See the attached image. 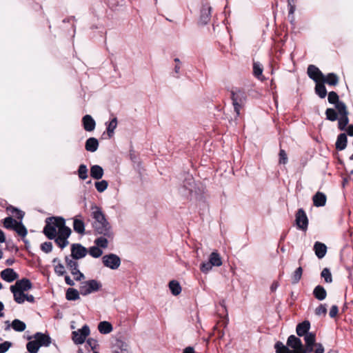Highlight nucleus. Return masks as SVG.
<instances>
[{
	"instance_id": "aec40b11",
	"label": "nucleus",
	"mask_w": 353,
	"mask_h": 353,
	"mask_svg": "<svg viewBox=\"0 0 353 353\" xmlns=\"http://www.w3.org/2000/svg\"><path fill=\"white\" fill-rule=\"evenodd\" d=\"M113 353H130L128 345L121 341L117 340L113 346Z\"/></svg>"
},
{
	"instance_id": "cd10ccee",
	"label": "nucleus",
	"mask_w": 353,
	"mask_h": 353,
	"mask_svg": "<svg viewBox=\"0 0 353 353\" xmlns=\"http://www.w3.org/2000/svg\"><path fill=\"white\" fill-rule=\"evenodd\" d=\"M313 295L319 301H323L327 296V292L322 285H319L314 288Z\"/></svg>"
},
{
	"instance_id": "6ab92c4d",
	"label": "nucleus",
	"mask_w": 353,
	"mask_h": 353,
	"mask_svg": "<svg viewBox=\"0 0 353 353\" xmlns=\"http://www.w3.org/2000/svg\"><path fill=\"white\" fill-rule=\"evenodd\" d=\"M82 124L83 128L87 132H92L94 130L96 122L90 114H85L82 118Z\"/></svg>"
},
{
	"instance_id": "bb28decb",
	"label": "nucleus",
	"mask_w": 353,
	"mask_h": 353,
	"mask_svg": "<svg viewBox=\"0 0 353 353\" xmlns=\"http://www.w3.org/2000/svg\"><path fill=\"white\" fill-rule=\"evenodd\" d=\"M347 138L345 133H341L338 135L337 139L335 143L336 148L338 150H343L347 147Z\"/></svg>"
},
{
	"instance_id": "a211bd4d",
	"label": "nucleus",
	"mask_w": 353,
	"mask_h": 353,
	"mask_svg": "<svg viewBox=\"0 0 353 353\" xmlns=\"http://www.w3.org/2000/svg\"><path fill=\"white\" fill-rule=\"evenodd\" d=\"M285 346H287L288 348H292V351H296L299 349H301L303 345L299 338L294 335H290L288 338L287 345Z\"/></svg>"
},
{
	"instance_id": "393cba45",
	"label": "nucleus",
	"mask_w": 353,
	"mask_h": 353,
	"mask_svg": "<svg viewBox=\"0 0 353 353\" xmlns=\"http://www.w3.org/2000/svg\"><path fill=\"white\" fill-rule=\"evenodd\" d=\"M321 82L327 83L329 85H336L339 83L338 76L333 72L327 74L326 76L323 74V77L321 79Z\"/></svg>"
},
{
	"instance_id": "f704fd0d",
	"label": "nucleus",
	"mask_w": 353,
	"mask_h": 353,
	"mask_svg": "<svg viewBox=\"0 0 353 353\" xmlns=\"http://www.w3.org/2000/svg\"><path fill=\"white\" fill-rule=\"evenodd\" d=\"M105 125H107L106 130L108 135L109 138H111L113 136L114 130L117 126V117H114L110 121L106 123Z\"/></svg>"
},
{
	"instance_id": "4be33fe9",
	"label": "nucleus",
	"mask_w": 353,
	"mask_h": 353,
	"mask_svg": "<svg viewBox=\"0 0 353 353\" xmlns=\"http://www.w3.org/2000/svg\"><path fill=\"white\" fill-rule=\"evenodd\" d=\"M79 217H81V215H77L74 218L73 220V229L74 230L80 234H85V223L83 220L79 219Z\"/></svg>"
},
{
	"instance_id": "6e6d98bb",
	"label": "nucleus",
	"mask_w": 353,
	"mask_h": 353,
	"mask_svg": "<svg viewBox=\"0 0 353 353\" xmlns=\"http://www.w3.org/2000/svg\"><path fill=\"white\" fill-rule=\"evenodd\" d=\"M213 265L210 263V261L208 262H203L201 264V267H200V269H201V271L203 273H208L210 270H212Z\"/></svg>"
},
{
	"instance_id": "e2e57ef3",
	"label": "nucleus",
	"mask_w": 353,
	"mask_h": 353,
	"mask_svg": "<svg viewBox=\"0 0 353 353\" xmlns=\"http://www.w3.org/2000/svg\"><path fill=\"white\" fill-rule=\"evenodd\" d=\"M338 307L336 305H332L330 308L329 315L331 318L335 317L338 314Z\"/></svg>"
},
{
	"instance_id": "dca6fc26",
	"label": "nucleus",
	"mask_w": 353,
	"mask_h": 353,
	"mask_svg": "<svg viewBox=\"0 0 353 353\" xmlns=\"http://www.w3.org/2000/svg\"><path fill=\"white\" fill-rule=\"evenodd\" d=\"M57 221L58 223L56 225H57L59 229L58 236L68 239L71 234V229L69 227L65 226V221L63 217L59 218Z\"/></svg>"
},
{
	"instance_id": "09e8293b",
	"label": "nucleus",
	"mask_w": 353,
	"mask_h": 353,
	"mask_svg": "<svg viewBox=\"0 0 353 353\" xmlns=\"http://www.w3.org/2000/svg\"><path fill=\"white\" fill-rule=\"evenodd\" d=\"M94 185H95L97 190L99 192H103L107 189V188L108 186V183L105 180H101L100 181L96 182Z\"/></svg>"
},
{
	"instance_id": "49530a36",
	"label": "nucleus",
	"mask_w": 353,
	"mask_h": 353,
	"mask_svg": "<svg viewBox=\"0 0 353 353\" xmlns=\"http://www.w3.org/2000/svg\"><path fill=\"white\" fill-rule=\"evenodd\" d=\"M88 252L94 258H99L103 254V251L101 250V248L97 245L90 247Z\"/></svg>"
},
{
	"instance_id": "bf43d9fd",
	"label": "nucleus",
	"mask_w": 353,
	"mask_h": 353,
	"mask_svg": "<svg viewBox=\"0 0 353 353\" xmlns=\"http://www.w3.org/2000/svg\"><path fill=\"white\" fill-rule=\"evenodd\" d=\"M54 272L59 276H63L65 273L63 265L59 263L57 265H55Z\"/></svg>"
},
{
	"instance_id": "a18cd8bd",
	"label": "nucleus",
	"mask_w": 353,
	"mask_h": 353,
	"mask_svg": "<svg viewBox=\"0 0 353 353\" xmlns=\"http://www.w3.org/2000/svg\"><path fill=\"white\" fill-rule=\"evenodd\" d=\"M302 273L303 269L301 267H299L298 268L296 269L292 276V283L293 284L299 283V281L301 279Z\"/></svg>"
},
{
	"instance_id": "37998d69",
	"label": "nucleus",
	"mask_w": 353,
	"mask_h": 353,
	"mask_svg": "<svg viewBox=\"0 0 353 353\" xmlns=\"http://www.w3.org/2000/svg\"><path fill=\"white\" fill-rule=\"evenodd\" d=\"M326 119L330 121H335L338 119L337 112L333 108H327L325 110Z\"/></svg>"
},
{
	"instance_id": "338daca9",
	"label": "nucleus",
	"mask_w": 353,
	"mask_h": 353,
	"mask_svg": "<svg viewBox=\"0 0 353 353\" xmlns=\"http://www.w3.org/2000/svg\"><path fill=\"white\" fill-rule=\"evenodd\" d=\"M13 211H15L17 212L16 216H17V219H23V217L24 216V213L22 211H21L17 208H13Z\"/></svg>"
},
{
	"instance_id": "c85d7f7f",
	"label": "nucleus",
	"mask_w": 353,
	"mask_h": 353,
	"mask_svg": "<svg viewBox=\"0 0 353 353\" xmlns=\"http://www.w3.org/2000/svg\"><path fill=\"white\" fill-rule=\"evenodd\" d=\"M103 175V169L98 165H92L90 168V176L94 179H101Z\"/></svg>"
},
{
	"instance_id": "8fccbe9b",
	"label": "nucleus",
	"mask_w": 353,
	"mask_h": 353,
	"mask_svg": "<svg viewBox=\"0 0 353 353\" xmlns=\"http://www.w3.org/2000/svg\"><path fill=\"white\" fill-rule=\"evenodd\" d=\"M304 340L307 346H313L315 343V334L309 332L304 336Z\"/></svg>"
},
{
	"instance_id": "c03bdc74",
	"label": "nucleus",
	"mask_w": 353,
	"mask_h": 353,
	"mask_svg": "<svg viewBox=\"0 0 353 353\" xmlns=\"http://www.w3.org/2000/svg\"><path fill=\"white\" fill-rule=\"evenodd\" d=\"M109 238L103 236L101 235V237H99L94 240V243L99 248H106L108 246V240Z\"/></svg>"
},
{
	"instance_id": "c756f323",
	"label": "nucleus",
	"mask_w": 353,
	"mask_h": 353,
	"mask_svg": "<svg viewBox=\"0 0 353 353\" xmlns=\"http://www.w3.org/2000/svg\"><path fill=\"white\" fill-rule=\"evenodd\" d=\"M98 330L100 333L107 334L112 331L113 327L110 323L108 321H101L98 325Z\"/></svg>"
},
{
	"instance_id": "2eb2a0df",
	"label": "nucleus",
	"mask_w": 353,
	"mask_h": 353,
	"mask_svg": "<svg viewBox=\"0 0 353 353\" xmlns=\"http://www.w3.org/2000/svg\"><path fill=\"white\" fill-rule=\"evenodd\" d=\"M32 288L31 281L26 278L18 280L14 285L10 286V290H18L19 291L25 292L30 290Z\"/></svg>"
},
{
	"instance_id": "4d7b16f0",
	"label": "nucleus",
	"mask_w": 353,
	"mask_h": 353,
	"mask_svg": "<svg viewBox=\"0 0 353 353\" xmlns=\"http://www.w3.org/2000/svg\"><path fill=\"white\" fill-rule=\"evenodd\" d=\"M327 313V308L325 305L321 304L319 307H317L315 310V314L317 316H325Z\"/></svg>"
},
{
	"instance_id": "6e6552de",
	"label": "nucleus",
	"mask_w": 353,
	"mask_h": 353,
	"mask_svg": "<svg viewBox=\"0 0 353 353\" xmlns=\"http://www.w3.org/2000/svg\"><path fill=\"white\" fill-rule=\"evenodd\" d=\"M90 333L89 326L84 325L81 329L72 332V339L76 345L83 344Z\"/></svg>"
},
{
	"instance_id": "e433bc0d",
	"label": "nucleus",
	"mask_w": 353,
	"mask_h": 353,
	"mask_svg": "<svg viewBox=\"0 0 353 353\" xmlns=\"http://www.w3.org/2000/svg\"><path fill=\"white\" fill-rule=\"evenodd\" d=\"M276 353H296L295 351L290 350L282 342L278 341L274 345Z\"/></svg>"
},
{
	"instance_id": "58836bf2",
	"label": "nucleus",
	"mask_w": 353,
	"mask_h": 353,
	"mask_svg": "<svg viewBox=\"0 0 353 353\" xmlns=\"http://www.w3.org/2000/svg\"><path fill=\"white\" fill-rule=\"evenodd\" d=\"M19 236L25 237L28 234V230L21 221H18L14 230Z\"/></svg>"
},
{
	"instance_id": "f257e3e1",
	"label": "nucleus",
	"mask_w": 353,
	"mask_h": 353,
	"mask_svg": "<svg viewBox=\"0 0 353 353\" xmlns=\"http://www.w3.org/2000/svg\"><path fill=\"white\" fill-rule=\"evenodd\" d=\"M92 217L94 219L92 227L95 234H100L110 239L114 238L112 225L105 218L101 208L97 205L92 207Z\"/></svg>"
},
{
	"instance_id": "5701e85b",
	"label": "nucleus",
	"mask_w": 353,
	"mask_h": 353,
	"mask_svg": "<svg viewBox=\"0 0 353 353\" xmlns=\"http://www.w3.org/2000/svg\"><path fill=\"white\" fill-rule=\"evenodd\" d=\"M314 250L316 256L319 259H322L325 256L327 252V246L321 242L316 241L314 245Z\"/></svg>"
},
{
	"instance_id": "0e129e2a",
	"label": "nucleus",
	"mask_w": 353,
	"mask_h": 353,
	"mask_svg": "<svg viewBox=\"0 0 353 353\" xmlns=\"http://www.w3.org/2000/svg\"><path fill=\"white\" fill-rule=\"evenodd\" d=\"M181 68V64H176L174 65V74L173 75V77H174L176 78H179V77Z\"/></svg>"
},
{
	"instance_id": "a878e982",
	"label": "nucleus",
	"mask_w": 353,
	"mask_h": 353,
	"mask_svg": "<svg viewBox=\"0 0 353 353\" xmlns=\"http://www.w3.org/2000/svg\"><path fill=\"white\" fill-rule=\"evenodd\" d=\"M99 147V141L94 137H90L85 141V148L87 151L94 152L97 150Z\"/></svg>"
},
{
	"instance_id": "20e7f679",
	"label": "nucleus",
	"mask_w": 353,
	"mask_h": 353,
	"mask_svg": "<svg viewBox=\"0 0 353 353\" xmlns=\"http://www.w3.org/2000/svg\"><path fill=\"white\" fill-rule=\"evenodd\" d=\"M101 287V283L95 279L83 281L80 283V294L83 296H87L99 291Z\"/></svg>"
},
{
	"instance_id": "f03ea898",
	"label": "nucleus",
	"mask_w": 353,
	"mask_h": 353,
	"mask_svg": "<svg viewBox=\"0 0 353 353\" xmlns=\"http://www.w3.org/2000/svg\"><path fill=\"white\" fill-rule=\"evenodd\" d=\"M230 98L236 117L240 116V110L245 104L246 94L245 92L239 88H234L230 92Z\"/></svg>"
},
{
	"instance_id": "0eeeda50",
	"label": "nucleus",
	"mask_w": 353,
	"mask_h": 353,
	"mask_svg": "<svg viewBox=\"0 0 353 353\" xmlns=\"http://www.w3.org/2000/svg\"><path fill=\"white\" fill-rule=\"evenodd\" d=\"M337 111L340 117L338 118V127L341 130H344L349 123L348 111L345 103H340L337 107Z\"/></svg>"
},
{
	"instance_id": "de8ad7c7",
	"label": "nucleus",
	"mask_w": 353,
	"mask_h": 353,
	"mask_svg": "<svg viewBox=\"0 0 353 353\" xmlns=\"http://www.w3.org/2000/svg\"><path fill=\"white\" fill-rule=\"evenodd\" d=\"M88 168L85 164H81L78 169V176L82 179L85 180L88 178Z\"/></svg>"
},
{
	"instance_id": "f3484780",
	"label": "nucleus",
	"mask_w": 353,
	"mask_h": 353,
	"mask_svg": "<svg viewBox=\"0 0 353 353\" xmlns=\"http://www.w3.org/2000/svg\"><path fill=\"white\" fill-rule=\"evenodd\" d=\"M1 277L6 282L12 283L18 279V274L12 268H6L0 273Z\"/></svg>"
},
{
	"instance_id": "1a4fd4ad",
	"label": "nucleus",
	"mask_w": 353,
	"mask_h": 353,
	"mask_svg": "<svg viewBox=\"0 0 353 353\" xmlns=\"http://www.w3.org/2000/svg\"><path fill=\"white\" fill-rule=\"evenodd\" d=\"M295 216V221L297 228L303 231H306L308 226V219L303 209H299Z\"/></svg>"
},
{
	"instance_id": "f8f14e48",
	"label": "nucleus",
	"mask_w": 353,
	"mask_h": 353,
	"mask_svg": "<svg viewBox=\"0 0 353 353\" xmlns=\"http://www.w3.org/2000/svg\"><path fill=\"white\" fill-rule=\"evenodd\" d=\"M29 339H34L38 343L39 347H48L52 343V339L49 334L42 332H36L32 336H30Z\"/></svg>"
},
{
	"instance_id": "7ed1b4c3",
	"label": "nucleus",
	"mask_w": 353,
	"mask_h": 353,
	"mask_svg": "<svg viewBox=\"0 0 353 353\" xmlns=\"http://www.w3.org/2000/svg\"><path fill=\"white\" fill-rule=\"evenodd\" d=\"M59 218H61V216H51L46 219V225L43 228V232L50 240L55 239L57 234V225H56L58 223L57 220Z\"/></svg>"
},
{
	"instance_id": "680f3d73",
	"label": "nucleus",
	"mask_w": 353,
	"mask_h": 353,
	"mask_svg": "<svg viewBox=\"0 0 353 353\" xmlns=\"http://www.w3.org/2000/svg\"><path fill=\"white\" fill-rule=\"evenodd\" d=\"M86 342L92 350L97 349L99 347L98 341L94 339L90 338Z\"/></svg>"
},
{
	"instance_id": "473e14b6",
	"label": "nucleus",
	"mask_w": 353,
	"mask_h": 353,
	"mask_svg": "<svg viewBox=\"0 0 353 353\" xmlns=\"http://www.w3.org/2000/svg\"><path fill=\"white\" fill-rule=\"evenodd\" d=\"M327 100L330 103L334 104L335 108L336 110L338 105H339L340 103H345L344 102L339 100V95L334 91L330 92L328 93Z\"/></svg>"
},
{
	"instance_id": "5fc2aeb1",
	"label": "nucleus",
	"mask_w": 353,
	"mask_h": 353,
	"mask_svg": "<svg viewBox=\"0 0 353 353\" xmlns=\"http://www.w3.org/2000/svg\"><path fill=\"white\" fill-rule=\"evenodd\" d=\"M41 250L45 253H50L52 250V243L51 242H44L41 245Z\"/></svg>"
},
{
	"instance_id": "13d9d810",
	"label": "nucleus",
	"mask_w": 353,
	"mask_h": 353,
	"mask_svg": "<svg viewBox=\"0 0 353 353\" xmlns=\"http://www.w3.org/2000/svg\"><path fill=\"white\" fill-rule=\"evenodd\" d=\"M279 163L281 164H286L288 162V157L285 151L283 149H281L279 151Z\"/></svg>"
},
{
	"instance_id": "052dcab7",
	"label": "nucleus",
	"mask_w": 353,
	"mask_h": 353,
	"mask_svg": "<svg viewBox=\"0 0 353 353\" xmlns=\"http://www.w3.org/2000/svg\"><path fill=\"white\" fill-rule=\"evenodd\" d=\"M12 346V343L9 341H5L0 344V353L6 352L9 348Z\"/></svg>"
},
{
	"instance_id": "72a5a7b5",
	"label": "nucleus",
	"mask_w": 353,
	"mask_h": 353,
	"mask_svg": "<svg viewBox=\"0 0 353 353\" xmlns=\"http://www.w3.org/2000/svg\"><path fill=\"white\" fill-rule=\"evenodd\" d=\"M80 290L78 291L74 288H68L66 291L65 298L68 301H76L79 297Z\"/></svg>"
},
{
	"instance_id": "a19ab883",
	"label": "nucleus",
	"mask_w": 353,
	"mask_h": 353,
	"mask_svg": "<svg viewBox=\"0 0 353 353\" xmlns=\"http://www.w3.org/2000/svg\"><path fill=\"white\" fill-rule=\"evenodd\" d=\"M26 348L30 353H37L40 347L35 339L30 341L26 344Z\"/></svg>"
},
{
	"instance_id": "423d86ee",
	"label": "nucleus",
	"mask_w": 353,
	"mask_h": 353,
	"mask_svg": "<svg viewBox=\"0 0 353 353\" xmlns=\"http://www.w3.org/2000/svg\"><path fill=\"white\" fill-rule=\"evenodd\" d=\"M103 265L111 270H117L121 263V258L116 254H105L101 258Z\"/></svg>"
},
{
	"instance_id": "69168bd1",
	"label": "nucleus",
	"mask_w": 353,
	"mask_h": 353,
	"mask_svg": "<svg viewBox=\"0 0 353 353\" xmlns=\"http://www.w3.org/2000/svg\"><path fill=\"white\" fill-rule=\"evenodd\" d=\"M316 349L314 353H323L324 352V347L321 343H316Z\"/></svg>"
},
{
	"instance_id": "864d4df0",
	"label": "nucleus",
	"mask_w": 353,
	"mask_h": 353,
	"mask_svg": "<svg viewBox=\"0 0 353 353\" xmlns=\"http://www.w3.org/2000/svg\"><path fill=\"white\" fill-rule=\"evenodd\" d=\"M253 72L256 77L259 78L262 75L263 67L261 63L254 62L253 63Z\"/></svg>"
},
{
	"instance_id": "9b49d317",
	"label": "nucleus",
	"mask_w": 353,
	"mask_h": 353,
	"mask_svg": "<svg viewBox=\"0 0 353 353\" xmlns=\"http://www.w3.org/2000/svg\"><path fill=\"white\" fill-rule=\"evenodd\" d=\"M87 253V249L81 244L74 243L71 246V256L74 259H82L86 256Z\"/></svg>"
},
{
	"instance_id": "c9c22d12",
	"label": "nucleus",
	"mask_w": 353,
	"mask_h": 353,
	"mask_svg": "<svg viewBox=\"0 0 353 353\" xmlns=\"http://www.w3.org/2000/svg\"><path fill=\"white\" fill-rule=\"evenodd\" d=\"M169 288L172 294L174 296L179 295L181 292V287L179 283L175 280L170 281Z\"/></svg>"
},
{
	"instance_id": "3c124183",
	"label": "nucleus",
	"mask_w": 353,
	"mask_h": 353,
	"mask_svg": "<svg viewBox=\"0 0 353 353\" xmlns=\"http://www.w3.org/2000/svg\"><path fill=\"white\" fill-rule=\"evenodd\" d=\"M54 239L57 245L60 247L61 249L65 248L69 243L68 239L61 237L60 236H56L55 239Z\"/></svg>"
},
{
	"instance_id": "4468645a",
	"label": "nucleus",
	"mask_w": 353,
	"mask_h": 353,
	"mask_svg": "<svg viewBox=\"0 0 353 353\" xmlns=\"http://www.w3.org/2000/svg\"><path fill=\"white\" fill-rule=\"evenodd\" d=\"M308 77L315 83L321 82L323 77L322 72L314 65H309L307 70Z\"/></svg>"
},
{
	"instance_id": "ddd939ff",
	"label": "nucleus",
	"mask_w": 353,
	"mask_h": 353,
	"mask_svg": "<svg viewBox=\"0 0 353 353\" xmlns=\"http://www.w3.org/2000/svg\"><path fill=\"white\" fill-rule=\"evenodd\" d=\"M211 11L212 8L208 3L203 5L199 20V24L202 26L208 24L211 19Z\"/></svg>"
},
{
	"instance_id": "4c0bfd02",
	"label": "nucleus",
	"mask_w": 353,
	"mask_h": 353,
	"mask_svg": "<svg viewBox=\"0 0 353 353\" xmlns=\"http://www.w3.org/2000/svg\"><path fill=\"white\" fill-rule=\"evenodd\" d=\"M13 294L14 300L19 304H22L25 301V294L24 292L19 291L18 290H10Z\"/></svg>"
},
{
	"instance_id": "2f4dec72",
	"label": "nucleus",
	"mask_w": 353,
	"mask_h": 353,
	"mask_svg": "<svg viewBox=\"0 0 353 353\" xmlns=\"http://www.w3.org/2000/svg\"><path fill=\"white\" fill-rule=\"evenodd\" d=\"M315 92L320 98H325L327 93L325 83L322 82L316 83Z\"/></svg>"
},
{
	"instance_id": "774afa93",
	"label": "nucleus",
	"mask_w": 353,
	"mask_h": 353,
	"mask_svg": "<svg viewBox=\"0 0 353 353\" xmlns=\"http://www.w3.org/2000/svg\"><path fill=\"white\" fill-rule=\"evenodd\" d=\"M183 353H195V352L192 347L188 346L183 350Z\"/></svg>"
},
{
	"instance_id": "7c9ffc66",
	"label": "nucleus",
	"mask_w": 353,
	"mask_h": 353,
	"mask_svg": "<svg viewBox=\"0 0 353 353\" xmlns=\"http://www.w3.org/2000/svg\"><path fill=\"white\" fill-rule=\"evenodd\" d=\"M209 261L213 266L219 267L222 265V260L217 252H212L209 257Z\"/></svg>"
},
{
	"instance_id": "9d476101",
	"label": "nucleus",
	"mask_w": 353,
	"mask_h": 353,
	"mask_svg": "<svg viewBox=\"0 0 353 353\" xmlns=\"http://www.w3.org/2000/svg\"><path fill=\"white\" fill-rule=\"evenodd\" d=\"M65 263L68 268L70 270L71 274L74 276L76 281H81L85 278L84 274L78 269V263L72 259L65 256Z\"/></svg>"
},
{
	"instance_id": "79ce46f5",
	"label": "nucleus",
	"mask_w": 353,
	"mask_h": 353,
	"mask_svg": "<svg viewBox=\"0 0 353 353\" xmlns=\"http://www.w3.org/2000/svg\"><path fill=\"white\" fill-rule=\"evenodd\" d=\"M17 222L18 221L14 219L12 217L8 216L3 220V226L6 229L14 230Z\"/></svg>"
},
{
	"instance_id": "603ef678",
	"label": "nucleus",
	"mask_w": 353,
	"mask_h": 353,
	"mask_svg": "<svg viewBox=\"0 0 353 353\" xmlns=\"http://www.w3.org/2000/svg\"><path fill=\"white\" fill-rule=\"evenodd\" d=\"M321 276L326 283H330L332 282V274L328 268H324L321 273Z\"/></svg>"
},
{
	"instance_id": "b1692460",
	"label": "nucleus",
	"mask_w": 353,
	"mask_h": 353,
	"mask_svg": "<svg viewBox=\"0 0 353 353\" xmlns=\"http://www.w3.org/2000/svg\"><path fill=\"white\" fill-rule=\"evenodd\" d=\"M326 196L324 193L317 192L313 196L314 205L316 207H323L326 203Z\"/></svg>"
},
{
	"instance_id": "ea45409f",
	"label": "nucleus",
	"mask_w": 353,
	"mask_h": 353,
	"mask_svg": "<svg viewBox=\"0 0 353 353\" xmlns=\"http://www.w3.org/2000/svg\"><path fill=\"white\" fill-rule=\"evenodd\" d=\"M11 326L16 332H23L26 328V323L19 319L13 320Z\"/></svg>"
},
{
	"instance_id": "39448f33",
	"label": "nucleus",
	"mask_w": 353,
	"mask_h": 353,
	"mask_svg": "<svg viewBox=\"0 0 353 353\" xmlns=\"http://www.w3.org/2000/svg\"><path fill=\"white\" fill-rule=\"evenodd\" d=\"M179 192L183 196L187 198L190 197L194 193L197 194L196 183L192 176H188L185 179L179 188Z\"/></svg>"
},
{
	"instance_id": "412c9836",
	"label": "nucleus",
	"mask_w": 353,
	"mask_h": 353,
	"mask_svg": "<svg viewBox=\"0 0 353 353\" xmlns=\"http://www.w3.org/2000/svg\"><path fill=\"white\" fill-rule=\"evenodd\" d=\"M310 323L309 321H304L296 325V332L299 336H304L309 333Z\"/></svg>"
}]
</instances>
